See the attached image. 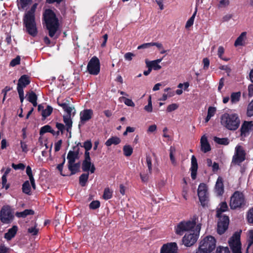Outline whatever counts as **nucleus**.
Segmentation results:
<instances>
[{
  "label": "nucleus",
  "mask_w": 253,
  "mask_h": 253,
  "mask_svg": "<svg viewBox=\"0 0 253 253\" xmlns=\"http://www.w3.org/2000/svg\"><path fill=\"white\" fill-rule=\"evenodd\" d=\"M83 147H84L85 150L84 155H86V153L88 154V155H90L89 151L91 149L92 147V143L91 141L87 140L85 141L84 143Z\"/></svg>",
  "instance_id": "39"
},
{
  "label": "nucleus",
  "mask_w": 253,
  "mask_h": 253,
  "mask_svg": "<svg viewBox=\"0 0 253 253\" xmlns=\"http://www.w3.org/2000/svg\"><path fill=\"white\" fill-rule=\"evenodd\" d=\"M198 217L194 215L188 220H183L178 223L174 227L176 234L181 236L186 232H194L196 231Z\"/></svg>",
  "instance_id": "1"
},
{
  "label": "nucleus",
  "mask_w": 253,
  "mask_h": 253,
  "mask_svg": "<svg viewBox=\"0 0 253 253\" xmlns=\"http://www.w3.org/2000/svg\"><path fill=\"white\" fill-rule=\"evenodd\" d=\"M80 116L81 122L84 124L92 118L93 111L91 109H84L81 112Z\"/></svg>",
  "instance_id": "19"
},
{
  "label": "nucleus",
  "mask_w": 253,
  "mask_h": 253,
  "mask_svg": "<svg viewBox=\"0 0 253 253\" xmlns=\"http://www.w3.org/2000/svg\"><path fill=\"white\" fill-rule=\"evenodd\" d=\"M229 0H219V2L217 5L218 8H225L229 5Z\"/></svg>",
  "instance_id": "45"
},
{
  "label": "nucleus",
  "mask_w": 253,
  "mask_h": 253,
  "mask_svg": "<svg viewBox=\"0 0 253 253\" xmlns=\"http://www.w3.org/2000/svg\"><path fill=\"white\" fill-rule=\"evenodd\" d=\"M215 191L218 195H222L224 192V186L222 177L219 176L215 185Z\"/></svg>",
  "instance_id": "21"
},
{
  "label": "nucleus",
  "mask_w": 253,
  "mask_h": 253,
  "mask_svg": "<svg viewBox=\"0 0 253 253\" xmlns=\"http://www.w3.org/2000/svg\"><path fill=\"white\" fill-rule=\"evenodd\" d=\"M253 126L252 122H244L240 129L241 139L243 140L249 134L250 130Z\"/></svg>",
  "instance_id": "17"
},
{
  "label": "nucleus",
  "mask_w": 253,
  "mask_h": 253,
  "mask_svg": "<svg viewBox=\"0 0 253 253\" xmlns=\"http://www.w3.org/2000/svg\"><path fill=\"white\" fill-rule=\"evenodd\" d=\"M242 231L235 232L228 240V244L232 253H242V244L240 240Z\"/></svg>",
  "instance_id": "7"
},
{
  "label": "nucleus",
  "mask_w": 253,
  "mask_h": 253,
  "mask_svg": "<svg viewBox=\"0 0 253 253\" xmlns=\"http://www.w3.org/2000/svg\"><path fill=\"white\" fill-rule=\"evenodd\" d=\"M241 93L240 92H234L231 94V101L232 103H236L240 98Z\"/></svg>",
  "instance_id": "37"
},
{
  "label": "nucleus",
  "mask_w": 253,
  "mask_h": 253,
  "mask_svg": "<svg viewBox=\"0 0 253 253\" xmlns=\"http://www.w3.org/2000/svg\"><path fill=\"white\" fill-rule=\"evenodd\" d=\"M34 213V212L32 210H25L21 212H17L15 215L18 217L25 218L28 215H32Z\"/></svg>",
  "instance_id": "31"
},
{
  "label": "nucleus",
  "mask_w": 253,
  "mask_h": 253,
  "mask_svg": "<svg viewBox=\"0 0 253 253\" xmlns=\"http://www.w3.org/2000/svg\"><path fill=\"white\" fill-rule=\"evenodd\" d=\"M198 195L201 205L203 206H206L208 203L209 196L208 188L206 184L204 183L200 184L198 189Z\"/></svg>",
  "instance_id": "11"
},
{
  "label": "nucleus",
  "mask_w": 253,
  "mask_h": 253,
  "mask_svg": "<svg viewBox=\"0 0 253 253\" xmlns=\"http://www.w3.org/2000/svg\"><path fill=\"white\" fill-rule=\"evenodd\" d=\"M146 165L148 167L149 174L152 173V159L150 156H146Z\"/></svg>",
  "instance_id": "43"
},
{
  "label": "nucleus",
  "mask_w": 253,
  "mask_h": 253,
  "mask_svg": "<svg viewBox=\"0 0 253 253\" xmlns=\"http://www.w3.org/2000/svg\"><path fill=\"white\" fill-rule=\"evenodd\" d=\"M216 240L212 236L204 238L199 244V251L201 253H211L215 248Z\"/></svg>",
  "instance_id": "5"
},
{
  "label": "nucleus",
  "mask_w": 253,
  "mask_h": 253,
  "mask_svg": "<svg viewBox=\"0 0 253 253\" xmlns=\"http://www.w3.org/2000/svg\"><path fill=\"white\" fill-rule=\"evenodd\" d=\"M52 110L53 108L51 106H47L45 109L42 110V117L44 118H46L47 117L49 116L51 114Z\"/></svg>",
  "instance_id": "41"
},
{
  "label": "nucleus",
  "mask_w": 253,
  "mask_h": 253,
  "mask_svg": "<svg viewBox=\"0 0 253 253\" xmlns=\"http://www.w3.org/2000/svg\"><path fill=\"white\" fill-rule=\"evenodd\" d=\"M220 208L217 209L216 211V216L217 217L221 216V214L222 212L226 211L228 209V206L227 203L226 202H222L220 203Z\"/></svg>",
  "instance_id": "30"
},
{
  "label": "nucleus",
  "mask_w": 253,
  "mask_h": 253,
  "mask_svg": "<svg viewBox=\"0 0 253 253\" xmlns=\"http://www.w3.org/2000/svg\"><path fill=\"white\" fill-rule=\"evenodd\" d=\"M65 163V158L64 157V159L63 162L61 164L58 165L57 166V169L60 171V174L62 176H65L66 175L63 174L62 172V170L63 168V166Z\"/></svg>",
  "instance_id": "59"
},
{
  "label": "nucleus",
  "mask_w": 253,
  "mask_h": 253,
  "mask_svg": "<svg viewBox=\"0 0 253 253\" xmlns=\"http://www.w3.org/2000/svg\"><path fill=\"white\" fill-rule=\"evenodd\" d=\"M63 122L65 124L66 130L70 133V137H71V129L72 127V121L70 115L63 116Z\"/></svg>",
  "instance_id": "24"
},
{
  "label": "nucleus",
  "mask_w": 253,
  "mask_h": 253,
  "mask_svg": "<svg viewBox=\"0 0 253 253\" xmlns=\"http://www.w3.org/2000/svg\"><path fill=\"white\" fill-rule=\"evenodd\" d=\"M68 169L71 171V174H75L77 172L79 171L81 163L80 162L78 163H73L72 164H68Z\"/></svg>",
  "instance_id": "26"
},
{
  "label": "nucleus",
  "mask_w": 253,
  "mask_h": 253,
  "mask_svg": "<svg viewBox=\"0 0 253 253\" xmlns=\"http://www.w3.org/2000/svg\"><path fill=\"white\" fill-rule=\"evenodd\" d=\"M247 33L244 32L238 37L235 42L234 45L235 46L243 45L246 39Z\"/></svg>",
  "instance_id": "28"
},
{
  "label": "nucleus",
  "mask_w": 253,
  "mask_h": 253,
  "mask_svg": "<svg viewBox=\"0 0 253 253\" xmlns=\"http://www.w3.org/2000/svg\"><path fill=\"white\" fill-rule=\"evenodd\" d=\"M20 57L18 56L15 58L12 59L10 63V65L12 67H14L17 65L20 64Z\"/></svg>",
  "instance_id": "55"
},
{
  "label": "nucleus",
  "mask_w": 253,
  "mask_h": 253,
  "mask_svg": "<svg viewBox=\"0 0 253 253\" xmlns=\"http://www.w3.org/2000/svg\"><path fill=\"white\" fill-rule=\"evenodd\" d=\"M197 12V8H195V12L192 15V16L188 20L185 25V28L188 29L193 25L194 19Z\"/></svg>",
  "instance_id": "35"
},
{
  "label": "nucleus",
  "mask_w": 253,
  "mask_h": 253,
  "mask_svg": "<svg viewBox=\"0 0 253 253\" xmlns=\"http://www.w3.org/2000/svg\"><path fill=\"white\" fill-rule=\"evenodd\" d=\"M32 0H18V6L19 9L24 10L31 2Z\"/></svg>",
  "instance_id": "32"
},
{
  "label": "nucleus",
  "mask_w": 253,
  "mask_h": 253,
  "mask_svg": "<svg viewBox=\"0 0 253 253\" xmlns=\"http://www.w3.org/2000/svg\"><path fill=\"white\" fill-rule=\"evenodd\" d=\"M245 159V151L241 146L237 145L235 148V154L233 157V161L235 163H240L244 161Z\"/></svg>",
  "instance_id": "16"
},
{
  "label": "nucleus",
  "mask_w": 253,
  "mask_h": 253,
  "mask_svg": "<svg viewBox=\"0 0 253 253\" xmlns=\"http://www.w3.org/2000/svg\"><path fill=\"white\" fill-rule=\"evenodd\" d=\"M148 102V105L145 106L144 109L148 112H151L152 111L153 108L151 101V96L150 95L149 97Z\"/></svg>",
  "instance_id": "47"
},
{
  "label": "nucleus",
  "mask_w": 253,
  "mask_h": 253,
  "mask_svg": "<svg viewBox=\"0 0 253 253\" xmlns=\"http://www.w3.org/2000/svg\"><path fill=\"white\" fill-rule=\"evenodd\" d=\"M216 112V108L210 106L208 108V116L211 118L212 117Z\"/></svg>",
  "instance_id": "53"
},
{
  "label": "nucleus",
  "mask_w": 253,
  "mask_h": 253,
  "mask_svg": "<svg viewBox=\"0 0 253 253\" xmlns=\"http://www.w3.org/2000/svg\"><path fill=\"white\" fill-rule=\"evenodd\" d=\"M6 176H5V175H3L1 177V181H2V187H5L6 189H7L9 188V186L8 184H6V182H7Z\"/></svg>",
  "instance_id": "61"
},
{
  "label": "nucleus",
  "mask_w": 253,
  "mask_h": 253,
  "mask_svg": "<svg viewBox=\"0 0 253 253\" xmlns=\"http://www.w3.org/2000/svg\"><path fill=\"white\" fill-rule=\"evenodd\" d=\"M112 191L109 188H105L103 195V198L105 200H108L111 199L112 197Z\"/></svg>",
  "instance_id": "42"
},
{
  "label": "nucleus",
  "mask_w": 253,
  "mask_h": 253,
  "mask_svg": "<svg viewBox=\"0 0 253 253\" xmlns=\"http://www.w3.org/2000/svg\"><path fill=\"white\" fill-rule=\"evenodd\" d=\"M246 200L243 194L236 191L230 198V207L232 210L243 208L246 206Z\"/></svg>",
  "instance_id": "6"
},
{
  "label": "nucleus",
  "mask_w": 253,
  "mask_h": 253,
  "mask_svg": "<svg viewBox=\"0 0 253 253\" xmlns=\"http://www.w3.org/2000/svg\"><path fill=\"white\" fill-rule=\"evenodd\" d=\"M178 246L175 242L164 244L161 247L160 253H177Z\"/></svg>",
  "instance_id": "15"
},
{
  "label": "nucleus",
  "mask_w": 253,
  "mask_h": 253,
  "mask_svg": "<svg viewBox=\"0 0 253 253\" xmlns=\"http://www.w3.org/2000/svg\"><path fill=\"white\" fill-rule=\"evenodd\" d=\"M124 154L126 156H130L133 152V149L130 145H125L123 148Z\"/></svg>",
  "instance_id": "40"
},
{
  "label": "nucleus",
  "mask_w": 253,
  "mask_h": 253,
  "mask_svg": "<svg viewBox=\"0 0 253 253\" xmlns=\"http://www.w3.org/2000/svg\"><path fill=\"white\" fill-rule=\"evenodd\" d=\"M151 174L149 173V171H147V172L145 174H142L140 173V176L142 181L143 182H147L148 181L149 176Z\"/></svg>",
  "instance_id": "51"
},
{
  "label": "nucleus",
  "mask_w": 253,
  "mask_h": 253,
  "mask_svg": "<svg viewBox=\"0 0 253 253\" xmlns=\"http://www.w3.org/2000/svg\"><path fill=\"white\" fill-rule=\"evenodd\" d=\"M213 140L219 144L227 145L229 143V140L227 138H220L217 137H214Z\"/></svg>",
  "instance_id": "38"
},
{
  "label": "nucleus",
  "mask_w": 253,
  "mask_h": 253,
  "mask_svg": "<svg viewBox=\"0 0 253 253\" xmlns=\"http://www.w3.org/2000/svg\"><path fill=\"white\" fill-rule=\"evenodd\" d=\"M89 176L88 172L87 173H83L79 177L80 184L82 186H85Z\"/></svg>",
  "instance_id": "36"
},
{
  "label": "nucleus",
  "mask_w": 253,
  "mask_h": 253,
  "mask_svg": "<svg viewBox=\"0 0 253 253\" xmlns=\"http://www.w3.org/2000/svg\"><path fill=\"white\" fill-rule=\"evenodd\" d=\"M201 228V224L199 223L197 225L196 232L185 234L182 239L183 244L187 247L193 246L199 238Z\"/></svg>",
  "instance_id": "8"
},
{
  "label": "nucleus",
  "mask_w": 253,
  "mask_h": 253,
  "mask_svg": "<svg viewBox=\"0 0 253 253\" xmlns=\"http://www.w3.org/2000/svg\"><path fill=\"white\" fill-rule=\"evenodd\" d=\"M100 206V203L98 201H94L91 202L89 205V208L91 209H96Z\"/></svg>",
  "instance_id": "58"
},
{
  "label": "nucleus",
  "mask_w": 253,
  "mask_h": 253,
  "mask_svg": "<svg viewBox=\"0 0 253 253\" xmlns=\"http://www.w3.org/2000/svg\"><path fill=\"white\" fill-rule=\"evenodd\" d=\"M134 56V54L131 52H127L125 55L124 57L126 60L130 61L132 60V57Z\"/></svg>",
  "instance_id": "64"
},
{
  "label": "nucleus",
  "mask_w": 253,
  "mask_h": 253,
  "mask_svg": "<svg viewBox=\"0 0 253 253\" xmlns=\"http://www.w3.org/2000/svg\"><path fill=\"white\" fill-rule=\"evenodd\" d=\"M30 83L29 77L26 75L22 76L18 80L17 89L21 103L23 102L24 99L23 88L29 84Z\"/></svg>",
  "instance_id": "10"
},
{
  "label": "nucleus",
  "mask_w": 253,
  "mask_h": 253,
  "mask_svg": "<svg viewBox=\"0 0 253 253\" xmlns=\"http://www.w3.org/2000/svg\"><path fill=\"white\" fill-rule=\"evenodd\" d=\"M221 124L230 130H235L239 126L240 119L237 114L224 113L220 118Z\"/></svg>",
  "instance_id": "4"
},
{
  "label": "nucleus",
  "mask_w": 253,
  "mask_h": 253,
  "mask_svg": "<svg viewBox=\"0 0 253 253\" xmlns=\"http://www.w3.org/2000/svg\"><path fill=\"white\" fill-rule=\"evenodd\" d=\"M28 100L34 106L37 105V96L33 91L28 92L26 94Z\"/></svg>",
  "instance_id": "27"
},
{
  "label": "nucleus",
  "mask_w": 253,
  "mask_h": 253,
  "mask_svg": "<svg viewBox=\"0 0 253 253\" xmlns=\"http://www.w3.org/2000/svg\"><path fill=\"white\" fill-rule=\"evenodd\" d=\"M14 218L12 209L8 205L3 206L0 211V220L3 224L11 223Z\"/></svg>",
  "instance_id": "9"
},
{
  "label": "nucleus",
  "mask_w": 253,
  "mask_h": 253,
  "mask_svg": "<svg viewBox=\"0 0 253 253\" xmlns=\"http://www.w3.org/2000/svg\"><path fill=\"white\" fill-rule=\"evenodd\" d=\"M10 252V249L6 247L4 244H1L0 245V253H7Z\"/></svg>",
  "instance_id": "56"
},
{
  "label": "nucleus",
  "mask_w": 253,
  "mask_h": 253,
  "mask_svg": "<svg viewBox=\"0 0 253 253\" xmlns=\"http://www.w3.org/2000/svg\"><path fill=\"white\" fill-rule=\"evenodd\" d=\"M146 64L148 67L151 68V69H153L154 70H159L161 69V66L154 61H148L146 60Z\"/></svg>",
  "instance_id": "33"
},
{
  "label": "nucleus",
  "mask_w": 253,
  "mask_h": 253,
  "mask_svg": "<svg viewBox=\"0 0 253 253\" xmlns=\"http://www.w3.org/2000/svg\"><path fill=\"white\" fill-rule=\"evenodd\" d=\"M22 191L25 194L31 195V186L28 180L26 181L22 185Z\"/></svg>",
  "instance_id": "34"
},
{
  "label": "nucleus",
  "mask_w": 253,
  "mask_h": 253,
  "mask_svg": "<svg viewBox=\"0 0 253 253\" xmlns=\"http://www.w3.org/2000/svg\"><path fill=\"white\" fill-rule=\"evenodd\" d=\"M201 150L204 153H207L211 150V146L209 143L207 138L203 135L201 138Z\"/></svg>",
  "instance_id": "23"
},
{
  "label": "nucleus",
  "mask_w": 253,
  "mask_h": 253,
  "mask_svg": "<svg viewBox=\"0 0 253 253\" xmlns=\"http://www.w3.org/2000/svg\"><path fill=\"white\" fill-rule=\"evenodd\" d=\"M43 18L48 30L49 36L52 38L55 36L58 28V20L54 12L49 9L44 11Z\"/></svg>",
  "instance_id": "3"
},
{
  "label": "nucleus",
  "mask_w": 253,
  "mask_h": 253,
  "mask_svg": "<svg viewBox=\"0 0 253 253\" xmlns=\"http://www.w3.org/2000/svg\"><path fill=\"white\" fill-rule=\"evenodd\" d=\"M37 5L38 4L36 3L34 4L30 10L25 13L23 19L24 24L25 25L27 32L33 37L37 34L35 17V12Z\"/></svg>",
  "instance_id": "2"
},
{
  "label": "nucleus",
  "mask_w": 253,
  "mask_h": 253,
  "mask_svg": "<svg viewBox=\"0 0 253 253\" xmlns=\"http://www.w3.org/2000/svg\"><path fill=\"white\" fill-rule=\"evenodd\" d=\"M82 168L83 171L87 172L90 171L91 173H94L95 170V166L91 162L90 155H88L87 153L86 155H84V159L82 163Z\"/></svg>",
  "instance_id": "14"
},
{
  "label": "nucleus",
  "mask_w": 253,
  "mask_h": 253,
  "mask_svg": "<svg viewBox=\"0 0 253 253\" xmlns=\"http://www.w3.org/2000/svg\"><path fill=\"white\" fill-rule=\"evenodd\" d=\"M79 148L74 147L73 151H69L68 153L67 159L68 164H72L75 162L76 160L79 158Z\"/></svg>",
  "instance_id": "18"
},
{
  "label": "nucleus",
  "mask_w": 253,
  "mask_h": 253,
  "mask_svg": "<svg viewBox=\"0 0 253 253\" xmlns=\"http://www.w3.org/2000/svg\"><path fill=\"white\" fill-rule=\"evenodd\" d=\"M51 131V127L49 125H45L41 127L40 130V134H43L46 132H49Z\"/></svg>",
  "instance_id": "48"
},
{
  "label": "nucleus",
  "mask_w": 253,
  "mask_h": 253,
  "mask_svg": "<svg viewBox=\"0 0 253 253\" xmlns=\"http://www.w3.org/2000/svg\"><path fill=\"white\" fill-rule=\"evenodd\" d=\"M121 142V139L117 136H113L109 138L105 142V145L107 146H110L111 145H117Z\"/></svg>",
  "instance_id": "29"
},
{
  "label": "nucleus",
  "mask_w": 253,
  "mask_h": 253,
  "mask_svg": "<svg viewBox=\"0 0 253 253\" xmlns=\"http://www.w3.org/2000/svg\"><path fill=\"white\" fill-rule=\"evenodd\" d=\"M18 230V227L14 225L12 228L8 229L7 232L4 234V238L7 240H10L16 235Z\"/></svg>",
  "instance_id": "25"
},
{
  "label": "nucleus",
  "mask_w": 253,
  "mask_h": 253,
  "mask_svg": "<svg viewBox=\"0 0 253 253\" xmlns=\"http://www.w3.org/2000/svg\"><path fill=\"white\" fill-rule=\"evenodd\" d=\"M247 218L249 223H253V208L249 211Z\"/></svg>",
  "instance_id": "60"
},
{
  "label": "nucleus",
  "mask_w": 253,
  "mask_h": 253,
  "mask_svg": "<svg viewBox=\"0 0 253 253\" xmlns=\"http://www.w3.org/2000/svg\"><path fill=\"white\" fill-rule=\"evenodd\" d=\"M56 127L58 129V131H61L62 133H63L64 130L66 129V127L61 123H57L56 124Z\"/></svg>",
  "instance_id": "62"
},
{
  "label": "nucleus",
  "mask_w": 253,
  "mask_h": 253,
  "mask_svg": "<svg viewBox=\"0 0 253 253\" xmlns=\"http://www.w3.org/2000/svg\"><path fill=\"white\" fill-rule=\"evenodd\" d=\"M87 70L89 73L93 75H97L100 72V61L96 56L93 57L88 62Z\"/></svg>",
  "instance_id": "12"
},
{
  "label": "nucleus",
  "mask_w": 253,
  "mask_h": 253,
  "mask_svg": "<svg viewBox=\"0 0 253 253\" xmlns=\"http://www.w3.org/2000/svg\"><path fill=\"white\" fill-rule=\"evenodd\" d=\"M178 107V105L175 103L171 104L169 105L167 107V111L168 112H171L176 110Z\"/></svg>",
  "instance_id": "57"
},
{
  "label": "nucleus",
  "mask_w": 253,
  "mask_h": 253,
  "mask_svg": "<svg viewBox=\"0 0 253 253\" xmlns=\"http://www.w3.org/2000/svg\"><path fill=\"white\" fill-rule=\"evenodd\" d=\"M198 169V164L196 157L193 155L191 157V166L190 170L191 171V177L195 179L196 177L197 171Z\"/></svg>",
  "instance_id": "22"
},
{
  "label": "nucleus",
  "mask_w": 253,
  "mask_h": 253,
  "mask_svg": "<svg viewBox=\"0 0 253 253\" xmlns=\"http://www.w3.org/2000/svg\"><path fill=\"white\" fill-rule=\"evenodd\" d=\"M219 221L217 223V233L221 235L223 234L227 229L229 225V219L227 216H220Z\"/></svg>",
  "instance_id": "13"
},
{
  "label": "nucleus",
  "mask_w": 253,
  "mask_h": 253,
  "mask_svg": "<svg viewBox=\"0 0 253 253\" xmlns=\"http://www.w3.org/2000/svg\"><path fill=\"white\" fill-rule=\"evenodd\" d=\"M64 110L67 113L66 115H70V116H71L72 112H73V111H74V112H73V115H74L76 113L74 107L69 106L68 105L66 106V107Z\"/></svg>",
  "instance_id": "50"
},
{
  "label": "nucleus",
  "mask_w": 253,
  "mask_h": 253,
  "mask_svg": "<svg viewBox=\"0 0 253 253\" xmlns=\"http://www.w3.org/2000/svg\"><path fill=\"white\" fill-rule=\"evenodd\" d=\"M174 148L171 147L170 148V154H169V157L170 161L172 163V164L174 166H176L177 164L176 160L174 157L173 155V152L174 151Z\"/></svg>",
  "instance_id": "46"
},
{
  "label": "nucleus",
  "mask_w": 253,
  "mask_h": 253,
  "mask_svg": "<svg viewBox=\"0 0 253 253\" xmlns=\"http://www.w3.org/2000/svg\"><path fill=\"white\" fill-rule=\"evenodd\" d=\"M26 173L29 176V179L34 178L31 168L30 166H28L26 168Z\"/></svg>",
  "instance_id": "63"
},
{
  "label": "nucleus",
  "mask_w": 253,
  "mask_h": 253,
  "mask_svg": "<svg viewBox=\"0 0 253 253\" xmlns=\"http://www.w3.org/2000/svg\"><path fill=\"white\" fill-rule=\"evenodd\" d=\"M120 99H123L125 104L128 106L134 107L135 106L134 102L130 99L125 97H120Z\"/></svg>",
  "instance_id": "49"
},
{
  "label": "nucleus",
  "mask_w": 253,
  "mask_h": 253,
  "mask_svg": "<svg viewBox=\"0 0 253 253\" xmlns=\"http://www.w3.org/2000/svg\"><path fill=\"white\" fill-rule=\"evenodd\" d=\"M247 114L250 117L253 116V100L248 105Z\"/></svg>",
  "instance_id": "52"
},
{
  "label": "nucleus",
  "mask_w": 253,
  "mask_h": 253,
  "mask_svg": "<svg viewBox=\"0 0 253 253\" xmlns=\"http://www.w3.org/2000/svg\"><path fill=\"white\" fill-rule=\"evenodd\" d=\"M11 166L15 170H17V169L23 170L25 168V166L22 163H19L17 165L12 163L11 165Z\"/></svg>",
  "instance_id": "54"
},
{
  "label": "nucleus",
  "mask_w": 253,
  "mask_h": 253,
  "mask_svg": "<svg viewBox=\"0 0 253 253\" xmlns=\"http://www.w3.org/2000/svg\"><path fill=\"white\" fill-rule=\"evenodd\" d=\"M215 253H230V252L227 247L218 246Z\"/></svg>",
  "instance_id": "44"
},
{
  "label": "nucleus",
  "mask_w": 253,
  "mask_h": 253,
  "mask_svg": "<svg viewBox=\"0 0 253 253\" xmlns=\"http://www.w3.org/2000/svg\"><path fill=\"white\" fill-rule=\"evenodd\" d=\"M247 243L246 253H253V230L249 231Z\"/></svg>",
  "instance_id": "20"
}]
</instances>
